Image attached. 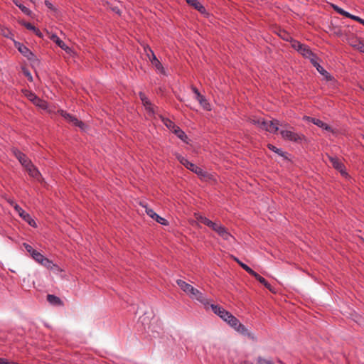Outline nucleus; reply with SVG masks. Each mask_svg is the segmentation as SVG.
<instances>
[{"instance_id":"1","label":"nucleus","mask_w":364,"mask_h":364,"mask_svg":"<svg viewBox=\"0 0 364 364\" xmlns=\"http://www.w3.org/2000/svg\"><path fill=\"white\" fill-rule=\"evenodd\" d=\"M183 292L193 301H197L202 304L205 309H208L209 307L213 313L218 316L223 321L227 320V316L230 312L226 311L223 306L210 304L208 300L203 294L192 285L183 282Z\"/></svg>"},{"instance_id":"2","label":"nucleus","mask_w":364,"mask_h":364,"mask_svg":"<svg viewBox=\"0 0 364 364\" xmlns=\"http://www.w3.org/2000/svg\"><path fill=\"white\" fill-rule=\"evenodd\" d=\"M249 121L261 130H265L270 133H276L279 130V124L277 120L266 122L262 118L252 117L249 119Z\"/></svg>"},{"instance_id":"3","label":"nucleus","mask_w":364,"mask_h":364,"mask_svg":"<svg viewBox=\"0 0 364 364\" xmlns=\"http://www.w3.org/2000/svg\"><path fill=\"white\" fill-rule=\"evenodd\" d=\"M291 46L303 57L309 59L311 63L318 58L316 55L311 51L309 46L302 44L296 40L291 41Z\"/></svg>"},{"instance_id":"4","label":"nucleus","mask_w":364,"mask_h":364,"mask_svg":"<svg viewBox=\"0 0 364 364\" xmlns=\"http://www.w3.org/2000/svg\"><path fill=\"white\" fill-rule=\"evenodd\" d=\"M224 321L240 334L244 336L250 335L247 328L243 324H242L240 321L231 313H230L227 316V320H225Z\"/></svg>"},{"instance_id":"5","label":"nucleus","mask_w":364,"mask_h":364,"mask_svg":"<svg viewBox=\"0 0 364 364\" xmlns=\"http://www.w3.org/2000/svg\"><path fill=\"white\" fill-rule=\"evenodd\" d=\"M280 134L283 139L294 142H301L305 138L304 135L291 130H281Z\"/></svg>"},{"instance_id":"6","label":"nucleus","mask_w":364,"mask_h":364,"mask_svg":"<svg viewBox=\"0 0 364 364\" xmlns=\"http://www.w3.org/2000/svg\"><path fill=\"white\" fill-rule=\"evenodd\" d=\"M11 152L24 168L32 162L24 153L17 148H12Z\"/></svg>"},{"instance_id":"7","label":"nucleus","mask_w":364,"mask_h":364,"mask_svg":"<svg viewBox=\"0 0 364 364\" xmlns=\"http://www.w3.org/2000/svg\"><path fill=\"white\" fill-rule=\"evenodd\" d=\"M140 205L145 208V212L146 214L151 217L152 219L155 220L157 223L159 224L167 225L168 221L159 216L158 214H156L151 208H149L147 205H144L143 203H140Z\"/></svg>"},{"instance_id":"8","label":"nucleus","mask_w":364,"mask_h":364,"mask_svg":"<svg viewBox=\"0 0 364 364\" xmlns=\"http://www.w3.org/2000/svg\"><path fill=\"white\" fill-rule=\"evenodd\" d=\"M15 210L18 213L19 216L26 222H27L31 226L36 227V223L35 220L31 218V216L25 212L22 208H21L18 204H15L14 205Z\"/></svg>"},{"instance_id":"9","label":"nucleus","mask_w":364,"mask_h":364,"mask_svg":"<svg viewBox=\"0 0 364 364\" xmlns=\"http://www.w3.org/2000/svg\"><path fill=\"white\" fill-rule=\"evenodd\" d=\"M328 159L333 168L338 170L343 176L346 178L348 176V173L346 171L344 164L339 159L333 156H328Z\"/></svg>"},{"instance_id":"10","label":"nucleus","mask_w":364,"mask_h":364,"mask_svg":"<svg viewBox=\"0 0 364 364\" xmlns=\"http://www.w3.org/2000/svg\"><path fill=\"white\" fill-rule=\"evenodd\" d=\"M58 112L60 115L68 122L72 123L73 125L83 129L85 124L82 122L78 120L75 117L67 113L65 111L60 110Z\"/></svg>"},{"instance_id":"11","label":"nucleus","mask_w":364,"mask_h":364,"mask_svg":"<svg viewBox=\"0 0 364 364\" xmlns=\"http://www.w3.org/2000/svg\"><path fill=\"white\" fill-rule=\"evenodd\" d=\"M160 118L161 119V121L163 122L164 124L169 130L176 134L180 139H182V131L180 130V128L178 127L175 125L173 122L162 116H160Z\"/></svg>"},{"instance_id":"12","label":"nucleus","mask_w":364,"mask_h":364,"mask_svg":"<svg viewBox=\"0 0 364 364\" xmlns=\"http://www.w3.org/2000/svg\"><path fill=\"white\" fill-rule=\"evenodd\" d=\"M183 166H185L188 170L197 174L200 178H204L206 176V173L200 167H198L193 163L186 161V162L183 161Z\"/></svg>"},{"instance_id":"13","label":"nucleus","mask_w":364,"mask_h":364,"mask_svg":"<svg viewBox=\"0 0 364 364\" xmlns=\"http://www.w3.org/2000/svg\"><path fill=\"white\" fill-rule=\"evenodd\" d=\"M332 8L338 14H341V15H342V16H343L345 17H347V18H349L350 19H353V20H354L355 21H358L360 23H361V21H362L363 18H360L359 16L353 15V14H350L348 11H346L345 10H343V9L339 7L338 6L335 5V4H332Z\"/></svg>"},{"instance_id":"14","label":"nucleus","mask_w":364,"mask_h":364,"mask_svg":"<svg viewBox=\"0 0 364 364\" xmlns=\"http://www.w3.org/2000/svg\"><path fill=\"white\" fill-rule=\"evenodd\" d=\"M220 237L225 240H230L232 237V235L228 232V229L220 223L214 230Z\"/></svg>"},{"instance_id":"15","label":"nucleus","mask_w":364,"mask_h":364,"mask_svg":"<svg viewBox=\"0 0 364 364\" xmlns=\"http://www.w3.org/2000/svg\"><path fill=\"white\" fill-rule=\"evenodd\" d=\"M304 119L309 122H312L314 124L318 126V127H320L324 130H326L328 132L333 131L332 128L329 125L324 123L323 121L320 120L319 119L313 118V117H305Z\"/></svg>"},{"instance_id":"16","label":"nucleus","mask_w":364,"mask_h":364,"mask_svg":"<svg viewBox=\"0 0 364 364\" xmlns=\"http://www.w3.org/2000/svg\"><path fill=\"white\" fill-rule=\"evenodd\" d=\"M25 169L27 171L30 176L38 181L40 179L41 176V173L32 162L28 165V166L25 167Z\"/></svg>"},{"instance_id":"17","label":"nucleus","mask_w":364,"mask_h":364,"mask_svg":"<svg viewBox=\"0 0 364 364\" xmlns=\"http://www.w3.org/2000/svg\"><path fill=\"white\" fill-rule=\"evenodd\" d=\"M26 96L34 105L43 108L46 107V102L37 97L36 94L28 91Z\"/></svg>"},{"instance_id":"18","label":"nucleus","mask_w":364,"mask_h":364,"mask_svg":"<svg viewBox=\"0 0 364 364\" xmlns=\"http://www.w3.org/2000/svg\"><path fill=\"white\" fill-rule=\"evenodd\" d=\"M192 90L196 95V100L200 102V104L206 109H209L210 105L207 102L205 97L200 95L198 89L195 87H192Z\"/></svg>"},{"instance_id":"19","label":"nucleus","mask_w":364,"mask_h":364,"mask_svg":"<svg viewBox=\"0 0 364 364\" xmlns=\"http://www.w3.org/2000/svg\"><path fill=\"white\" fill-rule=\"evenodd\" d=\"M312 65L316 68L317 71L321 74L323 76L325 77V78L328 80H331V75L318 63V58L316 59L313 63Z\"/></svg>"},{"instance_id":"20","label":"nucleus","mask_w":364,"mask_h":364,"mask_svg":"<svg viewBox=\"0 0 364 364\" xmlns=\"http://www.w3.org/2000/svg\"><path fill=\"white\" fill-rule=\"evenodd\" d=\"M151 63L154 67L157 73L166 75L165 69L157 58H154L153 60L151 61Z\"/></svg>"},{"instance_id":"21","label":"nucleus","mask_w":364,"mask_h":364,"mask_svg":"<svg viewBox=\"0 0 364 364\" xmlns=\"http://www.w3.org/2000/svg\"><path fill=\"white\" fill-rule=\"evenodd\" d=\"M50 38L55 41L60 48L67 53H70L71 51V49L62 40H60L57 35H52Z\"/></svg>"},{"instance_id":"22","label":"nucleus","mask_w":364,"mask_h":364,"mask_svg":"<svg viewBox=\"0 0 364 364\" xmlns=\"http://www.w3.org/2000/svg\"><path fill=\"white\" fill-rule=\"evenodd\" d=\"M47 301L53 306H63V302L62 301V300L59 297L53 294H48Z\"/></svg>"},{"instance_id":"23","label":"nucleus","mask_w":364,"mask_h":364,"mask_svg":"<svg viewBox=\"0 0 364 364\" xmlns=\"http://www.w3.org/2000/svg\"><path fill=\"white\" fill-rule=\"evenodd\" d=\"M186 1L200 13L205 12V9L198 0H186Z\"/></svg>"},{"instance_id":"24","label":"nucleus","mask_w":364,"mask_h":364,"mask_svg":"<svg viewBox=\"0 0 364 364\" xmlns=\"http://www.w3.org/2000/svg\"><path fill=\"white\" fill-rule=\"evenodd\" d=\"M23 25L27 29L33 31L35 34L39 38L43 37V34L41 32V31L38 28H36L34 26H33L31 23H24Z\"/></svg>"},{"instance_id":"25","label":"nucleus","mask_w":364,"mask_h":364,"mask_svg":"<svg viewBox=\"0 0 364 364\" xmlns=\"http://www.w3.org/2000/svg\"><path fill=\"white\" fill-rule=\"evenodd\" d=\"M195 216H196V220L198 223H202V224L206 225L207 227L209 225V223L211 222V220L210 219H208L205 216L201 215L199 213H196Z\"/></svg>"},{"instance_id":"26","label":"nucleus","mask_w":364,"mask_h":364,"mask_svg":"<svg viewBox=\"0 0 364 364\" xmlns=\"http://www.w3.org/2000/svg\"><path fill=\"white\" fill-rule=\"evenodd\" d=\"M144 49L146 53V55L149 58L150 62L153 60L154 58H156L154 51L151 50V48L149 46L144 47Z\"/></svg>"},{"instance_id":"27","label":"nucleus","mask_w":364,"mask_h":364,"mask_svg":"<svg viewBox=\"0 0 364 364\" xmlns=\"http://www.w3.org/2000/svg\"><path fill=\"white\" fill-rule=\"evenodd\" d=\"M48 269H53L54 267H56L57 265L55 264L51 260L48 258L46 257L44 261L41 264Z\"/></svg>"},{"instance_id":"28","label":"nucleus","mask_w":364,"mask_h":364,"mask_svg":"<svg viewBox=\"0 0 364 364\" xmlns=\"http://www.w3.org/2000/svg\"><path fill=\"white\" fill-rule=\"evenodd\" d=\"M32 258L38 263L41 264L44 259H46V257L43 255L41 252H36L34 255H33Z\"/></svg>"},{"instance_id":"29","label":"nucleus","mask_w":364,"mask_h":364,"mask_svg":"<svg viewBox=\"0 0 364 364\" xmlns=\"http://www.w3.org/2000/svg\"><path fill=\"white\" fill-rule=\"evenodd\" d=\"M14 2L21 10L23 13L28 16H30L31 14V11L28 8H27L26 6L21 4H18V1H14Z\"/></svg>"},{"instance_id":"30","label":"nucleus","mask_w":364,"mask_h":364,"mask_svg":"<svg viewBox=\"0 0 364 364\" xmlns=\"http://www.w3.org/2000/svg\"><path fill=\"white\" fill-rule=\"evenodd\" d=\"M354 41L356 44H353V48L364 53V43L358 39H354Z\"/></svg>"},{"instance_id":"31","label":"nucleus","mask_w":364,"mask_h":364,"mask_svg":"<svg viewBox=\"0 0 364 364\" xmlns=\"http://www.w3.org/2000/svg\"><path fill=\"white\" fill-rule=\"evenodd\" d=\"M256 364H275L273 361L262 357H258L256 360Z\"/></svg>"},{"instance_id":"32","label":"nucleus","mask_w":364,"mask_h":364,"mask_svg":"<svg viewBox=\"0 0 364 364\" xmlns=\"http://www.w3.org/2000/svg\"><path fill=\"white\" fill-rule=\"evenodd\" d=\"M23 246H24L26 250L30 254L31 257L37 252V250H34L31 245H30L27 243H23Z\"/></svg>"},{"instance_id":"33","label":"nucleus","mask_w":364,"mask_h":364,"mask_svg":"<svg viewBox=\"0 0 364 364\" xmlns=\"http://www.w3.org/2000/svg\"><path fill=\"white\" fill-rule=\"evenodd\" d=\"M22 72L23 74L27 77L28 80L30 82L33 81V77L31 75V73L26 68H22Z\"/></svg>"},{"instance_id":"34","label":"nucleus","mask_w":364,"mask_h":364,"mask_svg":"<svg viewBox=\"0 0 364 364\" xmlns=\"http://www.w3.org/2000/svg\"><path fill=\"white\" fill-rule=\"evenodd\" d=\"M268 148L272 150V151L278 154L280 156H283V151L282 149L277 148L275 146L272 144H268Z\"/></svg>"},{"instance_id":"35","label":"nucleus","mask_w":364,"mask_h":364,"mask_svg":"<svg viewBox=\"0 0 364 364\" xmlns=\"http://www.w3.org/2000/svg\"><path fill=\"white\" fill-rule=\"evenodd\" d=\"M279 36H281L282 38H283L284 40H285L287 41L291 42V41L293 40L292 38L290 36V35L285 31L281 32Z\"/></svg>"},{"instance_id":"36","label":"nucleus","mask_w":364,"mask_h":364,"mask_svg":"<svg viewBox=\"0 0 364 364\" xmlns=\"http://www.w3.org/2000/svg\"><path fill=\"white\" fill-rule=\"evenodd\" d=\"M145 109L149 112V114L150 116H154L155 111H154V107L152 104H151V106L146 107Z\"/></svg>"},{"instance_id":"37","label":"nucleus","mask_w":364,"mask_h":364,"mask_svg":"<svg viewBox=\"0 0 364 364\" xmlns=\"http://www.w3.org/2000/svg\"><path fill=\"white\" fill-rule=\"evenodd\" d=\"M259 282L262 284L267 289H270V284L267 282V281L262 277H260Z\"/></svg>"},{"instance_id":"38","label":"nucleus","mask_w":364,"mask_h":364,"mask_svg":"<svg viewBox=\"0 0 364 364\" xmlns=\"http://www.w3.org/2000/svg\"><path fill=\"white\" fill-rule=\"evenodd\" d=\"M18 50L24 55H26L27 53L29 52V50L26 46H23L19 47Z\"/></svg>"},{"instance_id":"39","label":"nucleus","mask_w":364,"mask_h":364,"mask_svg":"<svg viewBox=\"0 0 364 364\" xmlns=\"http://www.w3.org/2000/svg\"><path fill=\"white\" fill-rule=\"evenodd\" d=\"M139 95L140 100L142 102V104L144 103L146 101L149 100V99L147 98V97L143 92H140L139 93Z\"/></svg>"},{"instance_id":"40","label":"nucleus","mask_w":364,"mask_h":364,"mask_svg":"<svg viewBox=\"0 0 364 364\" xmlns=\"http://www.w3.org/2000/svg\"><path fill=\"white\" fill-rule=\"evenodd\" d=\"M219 223H216V222H213V221L211 220V222L209 223L208 227L210 228L211 230H213L214 231L215 229L217 228V226L218 225Z\"/></svg>"},{"instance_id":"41","label":"nucleus","mask_w":364,"mask_h":364,"mask_svg":"<svg viewBox=\"0 0 364 364\" xmlns=\"http://www.w3.org/2000/svg\"><path fill=\"white\" fill-rule=\"evenodd\" d=\"M235 260L240 264V266L245 270V269L248 267L247 264H245V263L240 262L238 259L237 258H235Z\"/></svg>"},{"instance_id":"42","label":"nucleus","mask_w":364,"mask_h":364,"mask_svg":"<svg viewBox=\"0 0 364 364\" xmlns=\"http://www.w3.org/2000/svg\"><path fill=\"white\" fill-rule=\"evenodd\" d=\"M245 271L247 272H248L250 274H251L252 276H253V274H255V271L251 269L249 266L245 269Z\"/></svg>"},{"instance_id":"43","label":"nucleus","mask_w":364,"mask_h":364,"mask_svg":"<svg viewBox=\"0 0 364 364\" xmlns=\"http://www.w3.org/2000/svg\"><path fill=\"white\" fill-rule=\"evenodd\" d=\"M245 271L247 272H248L250 274H251L252 276H253V274H255V271L251 269L249 266L245 269Z\"/></svg>"},{"instance_id":"44","label":"nucleus","mask_w":364,"mask_h":364,"mask_svg":"<svg viewBox=\"0 0 364 364\" xmlns=\"http://www.w3.org/2000/svg\"><path fill=\"white\" fill-rule=\"evenodd\" d=\"M354 39H358L357 38H352L348 40V43L349 44L353 47V44H356L355 41H354Z\"/></svg>"},{"instance_id":"45","label":"nucleus","mask_w":364,"mask_h":364,"mask_svg":"<svg viewBox=\"0 0 364 364\" xmlns=\"http://www.w3.org/2000/svg\"><path fill=\"white\" fill-rule=\"evenodd\" d=\"M0 364H7V360L6 358H0Z\"/></svg>"},{"instance_id":"46","label":"nucleus","mask_w":364,"mask_h":364,"mask_svg":"<svg viewBox=\"0 0 364 364\" xmlns=\"http://www.w3.org/2000/svg\"><path fill=\"white\" fill-rule=\"evenodd\" d=\"M253 277L257 280L259 281V279H260V277L262 276H260L259 274H257L256 272H255V274H253Z\"/></svg>"},{"instance_id":"47","label":"nucleus","mask_w":364,"mask_h":364,"mask_svg":"<svg viewBox=\"0 0 364 364\" xmlns=\"http://www.w3.org/2000/svg\"><path fill=\"white\" fill-rule=\"evenodd\" d=\"M151 104H152V103L149 100L146 101L144 103H143V105L146 107L147 106H151Z\"/></svg>"},{"instance_id":"48","label":"nucleus","mask_w":364,"mask_h":364,"mask_svg":"<svg viewBox=\"0 0 364 364\" xmlns=\"http://www.w3.org/2000/svg\"><path fill=\"white\" fill-rule=\"evenodd\" d=\"M45 4L50 9L53 7V4L48 1H46Z\"/></svg>"},{"instance_id":"49","label":"nucleus","mask_w":364,"mask_h":364,"mask_svg":"<svg viewBox=\"0 0 364 364\" xmlns=\"http://www.w3.org/2000/svg\"><path fill=\"white\" fill-rule=\"evenodd\" d=\"M187 139H188L187 136L185 135V134L183 133V143L188 144V141H186Z\"/></svg>"},{"instance_id":"50","label":"nucleus","mask_w":364,"mask_h":364,"mask_svg":"<svg viewBox=\"0 0 364 364\" xmlns=\"http://www.w3.org/2000/svg\"><path fill=\"white\" fill-rule=\"evenodd\" d=\"M176 282H177V284H178V285H181V283L182 282V281H181V279H178V280L176 281Z\"/></svg>"},{"instance_id":"51","label":"nucleus","mask_w":364,"mask_h":364,"mask_svg":"<svg viewBox=\"0 0 364 364\" xmlns=\"http://www.w3.org/2000/svg\"><path fill=\"white\" fill-rule=\"evenodd\" d=\"M178 159L179 162L182 164V159H181L180 157H178Z\"/></svg>"},{"instance_id":"52","label":"nucleus","mask_w":364,"mask_h":364,"mask_svg":"<svg viewBox=\"0 0 364 364\" xmlns=\"http://www.w3.org/2000/svg\"><path fill=\"white\" fill-rule=\"evenodd\" d=\"M361 23V24H363V25L364 26V19H362V21H361V23Z\"/></svg>"},{"instance_id":"53","label":"nucleus","mask_w":364,"mask_h":364,"mask_svg":"<svg viewBox=\"0 0 364 364\" xmlns=\"http://www.w3.org/2000/svg\"><path fill=\"white\" fill-rule=\"evenodd\" d=\"M115 12L119 13V9L115 10Z\"/></svg>"},{"instance_id":"54","label":"nucleus","mask_w":364,"mask_h":364,"mask_svg":"<svg viewBox=\"0 0 364 364\" xmlns=\"http://www.w3.org/2000/svg\"><path fill=\"white\" fill-rule=\"evenodd\" d=\"M115 12L119 13V9L115 10Z\"/></svg>"}]
</instances>
